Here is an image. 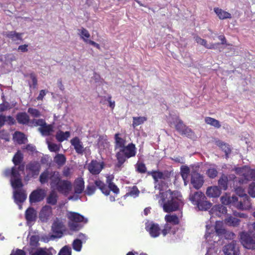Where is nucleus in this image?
Returning <instances> with one entry per match:
<instances>
[{
  "label": "nucleus",
  "instance_id": "59",
  "mask_svg": "<svg viewBox=\"0 0 255 255\" xmlns=\"http://www.w3.org/2000/svg\"><path fill=\"white\" fill-rule=\"evenodd\" d=\"M59 255H71V253L68 248L66 247H64L60 251Z\"/></svg>",
  "mask_w": 255,
  "mask_h": 255
},
{
  "label": "nucleus",
  "instance_id": "4",
  "mask_svg": "<svg viewBox=\"0 0 255 255\" xmlns=\"http://www.w3.org/2000/svg\"><path fill=\"white\" fill-rule=\"evenodd\" d=\"M136 153V148L133 143L128 144L120 149L116 156L118 161L117 166L120 167L125 162L127 158L134 156Z\"/></svg>",
  "mask_w": 255,
  "mask_h": 255
},
{
  "label": "nucleus",
  "instance_id": "42",
  "mask_svg": "<svg viewBox=\"0 0 255 255\" xmlns=\"http://www.w3.org/2000/svg\"><path fill=\"white\" fill-rule=\"evenodd\" d=\"M147 120L145 117H133L132 126L135 128L143 124Z\"/></svg>",
  "mask_w": 255,
  "mask_h": 255
},
{
  "label": "nucleus",
  "instance_id": "47",
  "mask_svg": "<svg viewBox=\"0 0 255 255\" xmlns=\"http://www.w3.org/2000/svg\"><path fill=\"white\" fill-rule=\"evenodd\" d=\"M207 175L211 178H214L217 176L218 172L215 168H210L206 172Z\"/></svg>",
  "mask_w": 255,
  "mask_h": 255
},
{
  "label": "nucleus",
  "instance_id": "37",
  "mask_svg": "<svg viewBox=\"0 0 255 255\" xmlns=\"http://www.w3.org/2000/svg\"><path fill=\"white\" fill-rule=\"evenodd\" d=\"M165 220L167 223L177 225L179 223L178 217L176 215H166Z\"/></svg>",
  "mask_w": 255,
  "mask_h": 255
},
{
  "label": "nucleus",
  "instance_id": "11",
  "mask_svg": "<svg viewBox=\"0 0 255 255\" xmlns=\"http://www.w3.org/2000/svg\"><path fill=\"white\" fill-rule=\"evenodd\" d=\"M46 194V191L41 188L33 191L29 195L30 203L33 204L41 202L44 199Z\"/></svg>",
  "mask_w": 255,
  "mask_h": 255
},
{
  "label": "nucleus",
  "instance_id": "53",
  "mask_svg": "<svg viewBox=\"0 0 255 255\" xmlns=\"http://www.w3.org/2000/svg\"><path fill=\"white\" fill-rule=\"evenodd\" d=\"M222 203L224 205H228L231 203V198L227 195L223 196L221 198Z\"/></svg>",
  "mask_w": 255,
  "mask_h": 255
},
{
  "label": "nucleus",
  "instance_id": "19",
  "mask_svg": "<svg viewBox=\"0 0 255 255\" xmlns=\"http://www.w3.org/2000/svg\"><path fill=\"white\" fill-rule=\"evenodd\" d=\"M70 142L78 154H82L83 153L85 148L82 142L78 137H75L71 139Z\"/></svg>",
  "mask_w": 255,
  "mask_h": 255
},
{
  "label": "nucleus",
  "instance_id": "12",
  "mask_svg": "<svg viewBox=\"0 0 255 255\" xmlns=\"http://www.w3.org/2000/svg\"><path fill=\"white\" fill-rule=\"evenodd\" d=\"M223 251L225 255H239V247L237 246V242L235 241H233L230 244L225 246Z\"/></svg>",
  "mask_w": 255,
  "mask_h": 255
},
{
  "label": "nucleus",
  "instance_id": "30",
  "mask_svg": "<svg viewBox=\"0 0 255 255\" xmlns=\"http://www.w3.org/2000/svg\"><path fill=\"white\" fill-rule=\"evenodd\" d=\"M70 135L69 131L63 132L62 131H58L56 134V138L59 142H62L67 139Z\"/></svg>",
  "mask_w": 255,
  "mask_h": 255
},
{
  "label": "nucleus",
  "instance_id": "55",
  "mask_svg": "<svg viewBox=\"0 0 255 255\" xmlns=\"http://www.w3.org/2000/svg\"><path fill=\"white\" fill-rule=\"evenodd\" d=\"M171 226L168 223H166L164 225V229L162 230L161 233L163 236H165L171 230Z\"/></svg>",
  "mask_w": 255,
  "mask_h": 255
},
{
  "label": "nucleus",
  "instance_id": "38",
  "mask_svg": "<svg viewBox=\"0 0 255 255\" xmlns=\"http://www.w3.org/2000/svg\"><path fill=\"white\" fill-rule=\"evenodd\" d=\"M96 186L98 187L102 192L106 195H108L110 193V191L107 188L105 184L100 180H96L95 182Z\"/></svg>",
  "mask_w": 255,
  "mask_h": 255
},
{
  "label": "nucleus",
  "instance_id": "13",
  "mask_svg": "<svg viewBox=\"0 0 255 255\" xmlns=\"http://www.w3.org/2000/svg\"><path fill=\"white\" fill-rule=\"evenodd\" d=\"M23 185L16 188H13L14 189L13 192V197L15 202L16 204L24 202L27 197L25 191L22 188Z\"/></svg>",
  "mask_w": 255,
  "mask_h": 255
},
{
  "label": "nucleus",
  "instance_id": "54",
  "mask_svg": "<svg viewBox=\"0 0 255 255\" xmlns=\"http://www.w3.org/2000/svg\"><path fill=\"white\" fill-rule=\"evenodd\" d=\"M224 236L225 238L227 240H233L236 236L233 232L227 230Z\"/></svg>",
  "mask_w": 255,
  "mask_h": 255
},
{
  "label": "nucleus",
  "instance_id": "16",
  "mask_svg": "<svg viewBox=\"0 0 255 255\" xmlns=\"http://www.w3.org/2000/svg\"><path fill=\"white\" fill-rule=\"evenodd\" d=\"M145 229L153 238H156L160 234V230L158 224L152 223H148L146 225Z\"/></svg>",
  "mask_w": 255,
  "mask_h": 255
},
{
  "label": "nucleus",
  "instance_id": "3",
  "mask_svg": "<svg viewBox=\"0 0 255 255\" xmlns=\"http://www.w3.org/2000/svg\"><path fill=\"white\" fill-rule=\"evenodd\" d=\"M189 199L193 204L197 205L199 210L207 211L212 206V204L207 200L205 195L201 192H196L193 194H190Z\"/></svg>",
  "mask_w": 255,
  "mask_h": 255
},
{
  "label": "nucleus",
  "instance_id": "43",
  "mask_svg": "<svg viewBox=\"0 0 255 255\" xmlns=\"http://www.w3.org/2000/svg\"><path fill=\"white\" fill-rule=\"evenodd\" d=\"M31 126L37 127L39 126L42 127V126L46 125V122L43 119H34L29 122Z\"/></svg>",
  "mask_w": 255,
  "mask_h": 255
},
{
  "label": "nucleus",
  "instance_id": "7",
  "mask_svg": "<svg viewBox=\"0 0 255 255\" xmlns=\"http://www.w3.org/2000/svg\"><path fill=\"white\" fill-rule=\"evenodd\" d=\"M5 176H11L10 183L12 188L19 187L23 185L19 173L14 166L11 169H7L4 172Z\"/></svg>",
  "mask_w": 255,
  "mask_h": 255
},
{
  "label": "nucleus",
  "instance_id": "32",
  "mask_svg": "<svg viewBox=\"0 0 255 255\" xmlns=\"http://www.w3.org/2000/svg\"><path fill=\"white\" fill-rule=\"evenodd\" d=\"M36 216V211L32 208H29L25 212V218L28 221H34Z\"/></svg>",
  "mask_w": 255,
  "mask_h": 255
},
{
  "label": "nucleus",
  "instance_id": "48",
  "mask_svg": "<svg viewBox=\"0 0 255 255\" xmlns=\"http://www.w3.org/2000/svg\"><path fill=\"white\" fill-rule=\"evenodd\" d=\"M28 113L32 117L35 118H38L41 116L40 112L37 109L33 108H29L28 110Z\"/></svg>",
  "mask_w": 255,
  "mask_h": 255
},
{
  "label": "nucleus",
  "instance_id": "40",
  "mask_svg": "<svg viewBox=\"0 0 255 255\" xmlns=\"http://www.w3.org/2000/svg\"><path fill=\"white\" fill-rule=\"evenodd\" d=\"M218 184L220 188L225 190L227 188L228 178L225 175H222L218 180Z\"/></svg>",
  "mask_w": 255,
  "mask_h": 255
},
{
  "label": "nucleus",
  "instance_id": "62",
  "mask_svg": "<svg viewBox=\"0 0 255 255\" xmlns=\"http://www.w3.org/2000/svg\"><path fill=\"white\" fill-rule=\"evenodd\" d=\"M216 234L218 236L224 235L226 230L224 229L219 228L217 226L215 227Z\"/></svg>",
  "mask_w": 255,
  "mask_h": 255
},
{
  "label": "nucleus",
  "instance_id": "6",
  "mask_svg": "<svg viewBox=\"0 0 255 255\" xmlns=\"http://www.w3.org/2000/svg\"><path fill=\"white\" fill-rule=\"evenodd\" d=\"M69 226L72 230H79L81 228L82 223H86L88 219L79 214L71 212L69 214Z\"/></svg>",
  "mask_w": 255,
  "mask_h": 255
},
{
  "label": "nucleus",
  "instance_id": "41",
  "mask_svg": "<svg viewBox=\"0 0 255 255\" xmlns=\"http://www.w3.org/2000/svg\"><path fill=\"white\" fill-rule=\"evenodd\" d=\"M79 35L83 41L86 42V41H88V38L90 37V34L88 31L84 28L78 29Z\"/></svg>",
  "mask_w": 255,
  "mask_h": 255
},
{
  "label": "nucleus",
  "instance_id": "45",
  "mask_svg": "<svg viewBox=\"0 0 255 255\" xmlns=\"http://www.w3.org/2000/svg\"><path fill=\"white\" fill-rule=\"evenodd\" d=\"M23 157L22 155L19 152H17L14 156L12 161L15 165H18L22 161Z\"/></svg>",
  "mask_w": 255,
  "mask_h": 255
},
{
  "label": "nucleus",
  "instance_id": "63",
  "mask_svg": "<svg viewBox=\"0 0 255 255\" xmlns=\"http://www.w3.org/2000/svg\"><path fill=\"white\" fill-rule=\"evenodd\" d=\"M0 138L4 139L6 140H8V133L4 130H1L0 131Z\"/></svg>",
  "mask_w": 255,
  "mask_h": 255
},
{
  "label": "nucleus",
  "instance_id": "24",
  "mask_svg": "<svg viewBox=\"0 0 255 255\" xmlns=\"http://www.w3.org/2000/svg\"><path fill=\"white\" fill-rule=\"evenodd\" d=\"M84 182L82 178H78L75 181L74 189L75 194H81L84 189Z\"/></svg>",
  "mask_w": 255,
  "mask_h": 255
},
{
  "label": "nucleus",
  "instance_id": "35",
  "mask_svg": "<svg viewBox=\"0 0 255 255\" xmlns=\"http://www.w3.org/2000/svg\"><path fill=\"white\" fill-rule=\"evenodd\" d=\"M181 135H184L187 137L191 138L193 140H196L197 138V135L195 134V133L192 131V130L186 127L181 134Z\"/></svg>",
  "mask_w": 255,
  "mask_h": 255
},
{
  "label": "nucleus",
  "instance_id": "5",
  "mask_svg": "<svg viewBox=\"0 0 255 255\" xmlns=\"http://www.w3.org/2000/svg\"><path fill=\"white\" fill-rule=\"evenodd\" d=\"M232 170L235 173L243 177L242 179L239 180L241 184L246 183L250 180H255V169H252L248 166H243L241 167H235Z\"/></svg>",
  "mask_w": 255,
  "mask_h": 255
},
{
  "label": "nucleus",
  "instance_id": "46",
  "mask_svg": "<svg viewBox=\"0 0 255 255\" xmlns=\"http://www.w3.org/2000/svg\"><path fill=\"white\" fill-rule=\"evenodd\" d=\"M82 247V242L80 239H76L74 241L73 248L76 251H80Z\"/></svg>",
  "mask_w": 255,
  "mask_h": 255
},
{
  "label": "nucleus",
  "instance_id": "31",
  "mask_svg": "<svg viewBox=\"0 0 255 255\" xmlns=\"http://www.w3.org/2000/svg\"><path fill=\"white\" fill-rule=\"evenodd\" d=\"M119 133H116L115 135V147L116 148L121 149L125 146L126 140L119 136Z\"/></svg>",
  "mask_w": 255,
  "mask_h": 255
},
{
  "label": "nucleus",
  "instance_id": "34",
  "mask_svg": "<svg viewBox=\"0 0 255 255\" xmlns=\"http://www.w3.org/2000/svg\"><path fill=\"white\" fill-rule=\"evenodd\" d=\"M215 143L225 152L226 156H228L231 151L229 145L220 140H216Z\"/></svg>",
  "mask_w": 255,
  "mask_h": 255
},
{
  "label": "nucleus",
  "instance_id": "10",
  "mask_svg": "<svg viewBox=\"0 0 255 255\" xmlns=\"http://www.w3.org/2000/svg\"><path fill=\"white\" fill-rule=\"evenodd\" d=\"M52 231L54 233L57 234L55 235H50V238H45L44 236L42 237V239L44 242H48L49 240H52L55 238L56 237H61L62 234V231L63 230V225L62 222L58 220L54 221L52 226Z\"/></svg>",
  "mask_w": 255,
  "mask_h": 255
},
{
  "label": "nucleus",
  "instance_id": "61",
  "mask_svg": "<svg viewBox=\"0 0 255 255\" xmlns=\"http://www.w3.org/2000/svg\"><path fill=\"white\" fill-rule=\"evenodd\" d=\"M38 242V238L36 236H32L30 238V243L32 246H36Z\"/></svg>",
  "mask_w": 255,
  "mask_h": 255
},
{
  "label": "nucleus",
  "instance_id": "56",
  "mask_svg": "<svg viewBox=\"0 0 255 255\" xmlns=\"http://www.w3.org/2000/svg\"><path fill=\"white\" fill-rule=\"evenodd\" d=\"M96 190V187L94 185H89L87 188V194L89 195L93 194Z\"/></svg>",
  "mask_w": 255,
  "mask_h": 255
},
{
  "label": "nucleus",
  "instance_id": "26",
  "mask_svg": "<svg viewBox=\"0 0 255 255\" xmlns=\"http://www.w3.org/2000/svg\"><path fill=\"white\" fill-rule=\"evenodd\" d=\"M225 222L228 226L236 227L240 225L241 220L235 217L230 216L225 219Z\"/></svg>",
  "mask_w": 255,
  "mask_h": 255
},
{
  "label": "nucleus",
  "instance_id": "60",
  "mask_svg": "<svg viewBox=\"0 0 255 255\" xmlns=\"http://www.w3.org/2000/svg\"><path fill=\"white\" fill-rule=\"evenodd\" d=\"M4 123L6 122L9 125H13L15 122L14 119L11 116L6 117L4 116Z\"/></svg>",
  "mask_w": 255,
  "mask_h": 255
},
{
  "label": "nucleus",
  "instance_id": "39",
  "mask_svg": "<svg viewBox=\"0 0 255 255\" xmlns=\"http://www.w3.org/2000/svg\"><path fill=\"white\" fill-rule=\"evenodd\" d=\"M54 161L59 166H63L66 162V157L62 154H57L54 158Z\"/></svg>",
  "mask_w": 255,
  "mask_h": 255
},
{
  "label": "nucleus",
  "instance_id": "18",
  "mask_svg": "<svg viewBox=\"0 0 255 255\" xmlns=\"http://www.w3.org/2000/svg\"><path fill=\"white\" fill-rule=\"evenodd\" d=\"M26 169L32 176H37L39 174L40 165L38 162L33 161L26 165Z\"/></svg>",
  "mask_w": 255,
  "mask_h": 255
},
{
  "label": "nucleus",
  "instance_id": "52",
  "mask_svg": "<svg viewBox=\"0 0 255 255\" xmlns=\"http://www.w3.org/2000/svg\"><path fill=\"white\" fill-rule=\"evenodd\" d=\"M10 104L7 102L3 100V103L0 104V112H2L10 109Z\"/></svg>",
  "mask_w": 255,
  "mask_h": 255
},
{
  "label": "nucleus",
  "instance_id": "8",
  "mask_svg": "<svg viewBox=\"0 0 255 255\" xmlns=\"http://www.w3.org/2000/svg\"><path fill=\"white\" fill-rule=\"evenodd\" d=\"M241 242L246 249H255V237L247 232H242L240 234Z\"/></svg>",
  "mask_w": 255,
  "mask_h": 255
},
{
  "label": "nucleus",
  "instance_id": "22",
  "mask_svg": "<svg viewBox=\"0 0 255 255\" xmlns=\"http://www.w3.org/2000/svg\"><path fill=\"white\" fill-rule=\"evenodd\" d=\"M226 213V208L220 205L214 206L211 211H210V214L212 215V217L214 215L220 216L222 214H225Z\"/></svg>",
  "mask_w": 255,
  "mask_h": 255
},
{
  "label": "nucleus",
  "instance_id": "23",
  "mask_svg": "<svg viewBox=\"0 0 255 255\" xmlns=\"http://www.w3.org/2000/svg\"><path fill=\"white\" fill-rule=\"evenodd\" d=\"M4 36L11 39L13 41L22 40V33H17L15 31H6L4 33Z\"/></svg>",
  "mask_w": 255,
  "mask_h": 255
},
{
  "label": "nucleus",
  "instance_id": "58",
  "mask_svg": "<svg viewBox=\"0 0 255 255\" xmlns=\"http://www.w3.org/2000/svg\"><path fill=\"white\" fill-rule=\"evenodd\" d=\"M48 148L51 151H57L59 150V147L55 143H48Z\"/></svg>",
  "mask_w": 255,
  "mask_h": 255
},
{
  "label": "nucleus",
  "instance_id": "15",
  "mask_svg": "<svg viewBox=\"0 0 255 255\" xmlns=\"http://www.w3.org/2000/svg\"><path fill=\"white\" fill-rule=\"evenodd\" d=\"M52 215V208L50 206L45 205L41 210L39 218L43 222H47Z\"/></svg>",
  "mask_w": 255,
  "mask_h": 255
},
{
  "label": "nucleus",
  "instance_id": "21",
  "mask_svg": "<svg viewBox=\"0 0 255 255\" xmlns=\"http://www.w3.org/2000/svg\"><path fill=\"white\" fill-rule=\"evenodd\" d=\"M195 40L198 44L210 49H215L219 45V43L208 44L207 41L205 39H202L198 36L195 37Z\"/></svg>",
  "mask_w": 255,
  "mask_h": 255
},
{
  "label": "nucleus",
  "instance_id": "64",
  "mask_svg": "<svg viewBox=\"0 0 255 255\" xmlns=\"http://www.w3.org/2000/svg\"><path fill=\"white\" fill-rule=\"evenodd\" d=\"M10 255H25V253L21 250H17L16 251H12Z\"/></svg>",
  "mask_w": 255,
  "mask_h": 255
},
{
  "label": "nucleus",
  "instance_id": "17",
  "mask_svg": "<svg viewBox=\"0 0 255 255\" xmlns=\"http://www.w3.org/2000/svg\"><path fill=\"white\" fill-rule=\"evenodd\" d=\"M231 198V203H234L237 208L242 210H247L251 208V206L248 201H245L243 203L241 201L238 202V198L236 196H233Z\"/></svg>",
  "mask_w": 255,
  "mask_h": 255
},
{
  "label": "nucleus",
  "instance_id": "51",
  "mask_svg": "<svg viewBox=\"0 0 255 255\" xmlns=\"http://www.w3.org/2000/svg\"><path fill=\"white\" fill-rule=\"evenodd\" d=\"M136 169L138 172L143 173L146 172V167L144 164L142 163H137L136 164Z\"/></svg>",
  "mask_w": 255,
  "mask_h": 255
},
{
  "label": "nucleus",
  "instance_id": "29",
  "mask_svg": "<svg viewBox=\"0 0 255 255\" xmlns=\"http://www.w3.org/2000/svg\"><path fill=\"white\" fill-rule=\"evenodd\" d=\"M173 124L175 126L176 129L180 133L183 132L184 129L186 126L183 124V122L177 118L173 122Z\"/></svg>",
  "mask_w": 255,
  "mask_h": 255
},
{
  "label": "nucleus",
  "instance_id": "49",
  "mask_svg": "<svg viewBox=\"0 0 255 255\" xmlns=\"http://www.w3.org/2000/svg\"><path fill=\"white\" fill-rule=\"evenodd\" d=\"M139 190L136 186H133L131 190L126 194L127 196L136 197L139 194Z\"/></svg>",
  "mask_w": 255,
  "mask_h": 255
},
{
  "label": "nucleus",
  "instance_id": "57",
  "mask_svg": "<svg viewBox=\"0 0 255 255\" xmlns=\"http://www.w3.org/2000/svg\"><path fill=\"white\" fill-rule=\"evenodd\" d=\"M110 189L113 191L115 193H118L119 192V189L117 186L113 183H110L108 186Z\"/></svg>",
  "mask_w": 255,
  "mask_h": 255
},
{
  "label": "nucleus",
  "instance_id": "27",
  "mask_svg": "<svg viewBox=\"0 0 255 255\" xmlns=\"http://www.w3.org/2000/svg\"><path fill=\"white\" fill-rule=\"evenodd\" d=\"M38 131L44 136L49 135L53 131V127L52 125H47L39 127L38 129Z\"/></svg>",
  "mask_w": 255,
  "mask_h": 255
},
{
  "label": "nucleus",
  "instance_id": "36",
  "mask_svg": "<svg viewBox=\"0 0 255 255\" xmlns=\"http://www.w3.org/2000/svg\"><path fill=\"white\" fill-rule=\"evenodd\" d=\"M205 121L207 124L212 126L216 128H219L221 127L219 121L214 118L206 117L205 119Z\"/></svg>",
  "mask_w": 255,
  "mask_h": 255
},
{
  "label": "nucleus",
  "instance_id": "14",
  "mask_svg": "<svg viewBox=\"0 0 255 255\" xmlns=\"http://www.w3.org/2000/svg\"><path fill=\"white\" fill-rule=\"evenodd\" d=\"M191 182L195 188L199 189L203 184V177L199 173L194 172L191 175Z\"/></svg>",
  "mask_w": 255,
  "mask_h": 255
},
{
  "label": "nucleus",
  "instance_id": "33",
  "mask_svg": "<svg viewBox=\"0 0 255 255\" xmlns=\"http://www.w3.org/2000/svg\"><path fill=\"white\" fill-rule=\"evenodd\" d=\"M16 119L18 122L22 124H26L29 122V116L25 113L17 114Z\"/></svg>",
  "mask_w": 255,
  "mask_h": 255
},
{
  "label": "nucleus",
  "instance_id": "9",
  "mask_svg": "<svg viewBox=\"0 0 255 255\" xmlns=\"http://www.w3.org/2000/svg\"><path fill=\"white\" fill-rule=\"evenodd\" d=\"M104 167L105 163L104 162L98 161L96 160H92L87 165V169L93 175L99 174Z\"/></svg>",
  "mask_w": 255,
  "mask_h": 255
},
{
  "label": "nucleus",
  "instance_id": "25",
  "mask_svg": "<svg viewBox=\"0 0 255 255\" xmlns=\"http://www.w3.org/2000/svg\"><path fill=\"white\" fill-rule=\"evenodd\" d=\"M206 195L210 198L219 197L221 194V190L217 186L209 187L206 190Z\"/></svg>",
  "mask_w": 255,
  "mask_h": 255
},
{
  "label": "nucleus",
  "instance_id": "1",
  "mask_svg": "<svg viewBox=\"0 0 255 255\" xmlns=\"http://www.w3.org/2000/svg\"><path fill=\"white\" fill-rule=\"evenodd\" d=\"M49 181L51 191L46 198L48 204L55 205L56 204L58 199V194L55 190L59 193L67 196L72 190L71 183L65 180H61L58 172L46 170L42 172L39 177V181L42 184L47 183Z\"/></svg>",
  "mask_w": 255,
  "mask_h": 255
},
{
  "label": "nucleus",
  "instance_id": "28",
  "mask_svg": "<svg viewBox=\"0 0 255 255\" xmlns=\"http://www.w3.org/2000/svg\"><path fill=\"white\" fill-rule=\"evenodd\" d=\"M214 11L216 13V14L218 16L219 18L220 19H225L227 18H231V14L225 11L222 9L219 8H214Z\"/></svg>",
  "mask_w": 255,
  "mask_h": 255
},
{
  "label": "nucleus",
  "instance_id": "50",
  "mask_svg": "<svg viewBox=\"0 0 255 255\" xmlns=\"http://www.w3.org/2000/svg\"><path fill=\"white\" fill-rule=\"evenodd\" d=\"M31 255H51L49 253L47 252L43 249H37L34 253L31 254Z\"/></svg>",
  "mask_w": 255,
  "mask_h": 255
},
{
  "label": "nucleus",
  "instance_id": "20",
  "mask_svg": "<svg viewBox=\"0 0 255 255\" xmlns=\"http://www.w3.org/2000/svg\"><path fill=\"white\" fill-rule=\"evenodd\" d=\"M152 176L155 181V188L159 190L161 192L163 190L161 185L164 183L162 181H159L158 180L163 178V173L160 172H154L152 173Z\"/></svg>",
  "mask_w": 255,
  "mask_h": 255
},
{
  "label": "nucleus",
  "instance_id": "44",
  "mask_svg": "<svg viewBox=\"0 0 255 255\" xmlns=\"http://www.w3.org/2000/svg\"><path fill=\"white\" fill-rule=\"evenodd\" d=\"M13 138L15 140H16L18 143H22L25 139V135L23 133L16 131L14 133L13 135Z\"/></svg>",
  "mask_w": 255,
  "mask_h": 255
},
{
  "label": "nucleus",
  "instance_id": "2",
  "mask_svg": "<svg viewBox=\"0 0 255 255\" xmlns=\"http://www.w3.org/2000/svg\"><path fill=\"white\" fill-rule=\"evenodd\" d=\"M158 201L159 205L162 207L165 212H171L177 210L182 205L181 196L178 192H172L168 190L165 192H159L155 195V199Z\"/></svg>",
  "mask_w": 255,
  "mask_h": 255
}]
</instances>
